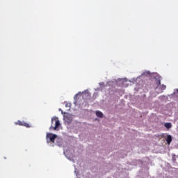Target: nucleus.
<instances>
[{"mask_svg":"<svg viewBox=\"0 0 178 178\" xmlns=\"http://www.w3.org/2000/svg\"><path fill=\"white\" fill-rule=\"evenodd\" d=\"M54 123H55V127H54V126L51 125L49 130H52V129L53 130H58V127L60 126V122L56 118L51 119V124H54Z\"/></svg>","mask_w":178,"mask_h":178,"instance_id":"1","label":"nucleus"},{"mask_svg":"<svg viewBox=\"0 0 178 178\" xmlns=\"http://www.w3.org/2000/svg\"><path fill=\"white\" fill-rule=\"evenodd\" d=\"M56 134H53L51 133H47V136L46 138L47 140V143H48V140H49V141H51V143H55V140L56 139Z\"/></svg>","mask_w":178,"mask_h":178,"instance_id":"2","label":"nucleus"},{"mask_svg":"<svg viewBox=\"0 0 178 178\" xmlns=\"http://www.w3.org/2000/svg\"><path fill=\"white\" fill-rule=\"evenodd\" d=\"M15 124H18V126H24L25 127H30V125L27 122H22L20 120L17 121Z\"/></svg>","mask_w":178,"mask_h":178,"instance_id":"3","label":"nucleus"},{"mask_svg":"<svg viewBox=\"0 0 178 178\" xmlns=\"http://www.w3.org/2000/svg\"><path fill=\"white\" fill-rule=\"evenodd\" d=\"M165 141L168 145H170V143H172V136L170 135H168L167 138H165Z\"/></svg>","mask_w":178,"mask_h":178,"instance_id":"4","label":"nucleus"},{"mask_svg":"<svg viewBox=\"0 0 178 178\" xmlns=\"http://www.w3.org/2000/svg\"><path fill=\"white\" fill-rule=\"evenodd\" d=\"M96 116H97V118H104V114L102 112L97 111H96Z\"/></svg>","mask_w":178,"mask_h":178,"instance_id":"5","label":"nucleus"},{"mask_svg":"<svg viewBox=\"0 0 178 178\" xmlns=\"http://www.w3.org/2000/svg\"><path fill=\"white\" fill-rule=\"evenodd\" d=\"M166 129H170L172 127V124L170 122H167L164 124Z\"/></svg>","mask_w":178,"mask_h":178,"instance_id":"6","label":"nucleus"},{"mask_svg":"<svg viewBox=\"0 0 178 178\" xmlns=\"http://www.w3.org/2000/svg\"><path fill=\"white\" fill-rule=\"evenodd\" d=\"M178 95V89H176L173 92V95Z\"/></svg>","mask_w":178,"mask_h":178,"instance_id":"7","label":"nucleus"},{"mask_svg":"<svg viewBox=\"0 0 178 178\" xmlns=\"http://www.w3.org/2000/svg\"><path fill=\"white\" fill-rule=\"evenodd\" d=\"M161 90H166V86L162 85L161 86Z\"/></svg>","mask_w":178,"mask_h":178,"instance_id":"8","label":"nucleus"},{"mask_svg":"<svg viewBox=\"0 0 178 178\" xmlns=\"http://www.w3.org/2000/svg\"><path fill=\"white\" fill-rule=\"evenodd\" d=\"M156 84L161 86V80L157 81Z\"/></svg>","mask_w":178,"mask_h":178,"instance_id":"9","label":"nucleus"},{"mask_svg":"<svg viewBox=\"0 0 178 178\" xmlns=\"http://www.w3.org/2000/svg\"><path fill=\"white\" fill-rule=\"evenodd\" d=\"M83 94H86V91L85 92H83Z\"/></svg>","mask_w":178,"mask_h":178,"instance_id":"10","label":"nucleus"}]
</instances>
